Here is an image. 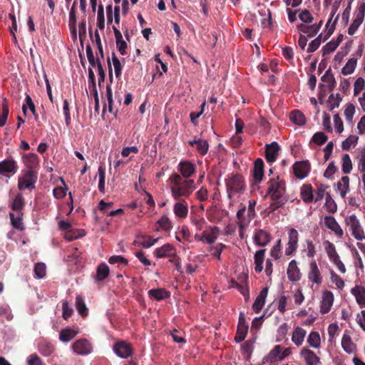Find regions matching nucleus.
<instances>
[{"instance_id": "1", "label": "nucleus", "mask_w": 365, "mask_h": 365, "mask_svg": "<svg viewBox=\"0 0 365 365\" xmlns=\"http://www.w3.org/2000/svg\"><path fill=\"white\" fill-rule=\"evenodd\" d=\"M169 182L172 196L175 200H180L182 197H188L195 189L194 180L183 179L177 173L170 176Z\"/></svg>"}, {"instance_id": "2", "label": "nucleus", "mask_w": 365, "mask_h": 365, "mask_svg": "<svg viewBox=\"0 0 365 365\" xmlns=\"http://www.w3.org/2000/svg\"><path fill=\"white\" fill-rule=\"evenodd\" d=\"M267 195L271 200L288 199L286 195V183L279 175L273 177L267 182Z\"/></svg>"}, {"instance_id": "3", "label": "nucleus", "mask_w": 365, "mask_h": 365, "mask_svg": "<svg viewBox=\"0 0 365 365\" xmlns=\"http://www.w3.org/2000/svg\"><path fill=\"white\" fill-rule=\"evenodd\" d=\"M227 195L230 199L237 193L245 190V185L242 175L240 174H233L227 177L225 180Z\"/></svg>"}, {"instance_id": "4", "label": "nucleus", "mask_w": 365, "mask_h": 365, "mask_svg": "<svg viewBox=\"0 0 365 365\" xmlns=\"http://www.w3.org/2000/svg\"><path fill=\"white\" fill-rule=\"evenodd\" d=\"M346 225L349 227L351 235L359 241H361L365 239V233L364 229L357 218V217L353 214L345 219Z\"/></svg>"}, {"instance_id": "5", "label": "nucleus", "mask_w": 365, "mask_h": 365, "mask_svg": "<svg viewBox=\"0 0 365 365\" xmlns=\"http://www.w3.org/2000/svg\"><path fill=\"white\" fill-rule=\"evenodd\" d=\"M38 180V174L35 170H26L18 179V188L20 190L25 189L34 190L36 188L35 184Z\"/></svg>"}, {"instance_id": "6", "label": "nucleus", "mask_w": 365, "mask_h": 365, "mask_svg": "<svg viewBox=\"0 0 365 365\" xmlns=\"http://www.w3.org/2000/svg\"><path fill=\"white\" fill-rule=\"evenodd\" d=\"M113 350L118 356L122 359H128L133 354L131 344L123 340L116 341L113 344Z\"/></svg>"}, {"instance_id": "7", "label": "nucleus", "mask_w": 365, "mask_h": 365, "mask_svg": "<svg viewBox=\"0 0 365 365\" xmlns=\"http://www.w3.org/2000/svg\"><path fill=\"white\" fill-rule=\"evenodd\" d=\"M365 15V3L362 2L359 4L357 11L355 14V18L348 29V34L350 36L354 35L360 25L362 24Z\"/></svg>"}, {"instance_id": "8", "label": "nucleus", "mask_w": 365, "mask_h": 365, "mask_svg": "<svg viewBox=\"0 0 365 365\" xmlns=\"http://www.w3.org/2000/svg\"><path fill=\"white\" fill-rule=\"evenodd\" d=\"M178 174L183 179H190L195 173L196 166L189 160H181L177 167Z\"/></svg>"}, {"instance_id": "9", "label": "nucleus", "mask_w": 365, "mask_h": 365, "mask_svg": "<svg viewBox=\"0 0 365 365\" xmlns=\"http://www.w3.org/2000/svg\"><path fill=\"white\" fill-rule=\"evenodd\" d=\"M293 173L298 179L306 178L311 170V165L308 160L297 161L292 165Z\"/></svg>"}, {"instance_id": "10", "label": "nucleus", "mask_w": 365, "mask_h": 365, "mask_svg": "<svg viewBox=\"0 0 365 365\" xmlns=\"http://www.w3.org/2000/svg\"><path fill=\"white\" fill-rule=\"evenodd\" d=\"M75 353L79 355H88L93 351V346L86 339H81L75 341L72 346Z\"/></svg>"}, {"instance_id": "11", "label": "nucleus", "mask_w": 365, "mask_h": 365, "mask_svg": "<svg viewBox=\"0 0 365 365\" xmlns=\"http://www.w3.org/2000/svg\"><path fill=\"white\" fill-rule=\"evenodd\" d=\"M247 331L248 325L246 322L245 315L242 312H240L235 341L237 343L244 341L247 336Z\"/></svg>"}, {"instance_id": "12", "label": "nucleus", "mask_w": 365, "mask_h": 365, "mask_svg": "<svg viewBox=\"0 0 365 365\" xmlns=\"http://www.w3.org/2000/svg\"><path fill=\"white\" fill-rule=\"evenodd\" d=\"M272 237L269 232L262 229L255 230L253 240L256 245L264 247L271 241Z\"/></svg>"}, {"instance_id": "13", "label": "nucleus", "mask_w": 365, "mask_h": 365, "mask_svg": "<svg viewBox=\"0 0 365 365\" xmlns=\"http://www.w3.org/2000/svg\"><path fill=\"white\" fill-rule=\"evenodd\" d=\"M264 178V162L261 158H257L254 163L253 185H258Z\"/></svg>"}, {"instance_id": "14", "label": "nucleus", "mask_w": 365, "mask_h": 365, "mask_svg": "<svg viewBox=\"0 0 365 365\" xmlns=\"http://www.w3.org/2000/svg\"><path fill=\"white\" fill-rule=\"evenodd\" d=\"M279 145L277 142H272L265 145V158L269 163H274L279 155Z\"/></svg>"}, {"instance_id": "15", "label": "nucleus", "mask_w": 365, "mask_h": 365, "mask_svg": "<svg viewBox=\"0 0 365 365\" xmlns=\"http://www.w3.org/2000/svg\"><path fill=\"white\" fill-rule=\"evenodd\" d=\"M17 170L18 165L14 159H6L0 162V175H14Z\"/></svg>"}, {"instance_id": "16", "label": "nucleus", "mask_w": 365, "mask_h": 365, "mask_svg": "<svg viewBox=\"0 0 365 365\" xmlns=\"http://www.w3.org/2000/svg\"><path fill=\"white\" fill-rule=\"evenodd\" d=\"M325 226L331 230L337 237H341L344 235L343 230L336 222V219L331 215H326L324 217Z\"/></svg>"}, {"instance_id": "17", "label": "nucleus", "mask_w": 365, "mask_h": 365, "mask_svg": "<svg viewBox=\"0 0 365 365\" xmlns=\"http://www.w3.org/2000/svg\"><path fill=\"white\" fill-rule=\"evenodd\" d=\"M334 302V294L331 292L326 290L323 292L322 300L320 305V312L322 314L328 313Z\"/></svg>"}, {"instance_id": "18", "label": "nucleus", "mask_w": 365, "mask_h": 365, "mask_svg": "<svg viewBox=\"0 0 365 365\" xmlns=\"http://www.w3.org/2000/svg\"><path fill=\"white\" fill-rule=\"evenodd\" d=\"M308 279L309 281L317 284H320L322 282V277L316 261H312L309 264Z\"/></svg>"}, {"instance_id": "19", "label": "nucleus", "mask_w": 365, "mask_h": 365, "mask_svg": "<svg viewBox=\"0 0 365 365\" xmlns=\"http://www.w3.org/2000/svg\"><path fill=\"white\" fill-rule=\"evenodd\" d=\"M188 144L192 147H195L198 153L201 155H206L210 147L207 140L197 138L196 136L194 138L193 140L189 141Z\"/></svg>"}, {"instance_id": "20", "label": "nucleus", "mask_w": 365, "mask_h": 365, "mask_svg": "<svg viewBox=\"0 0 365 365\" xmlns=\"http://www.w3.org/2000/svg\"><path fill=\"white\" fill-rule=\"evenodd\" d=\"M287 274L289 280L291 282H297L300 280L301 272L295 259H292L289 263Z\"/></svg>"}, {"instance_id": "21", "label": "nucleus", "mask_w": 365, "mask_h": 365, "mask_svg": "<svg viewBox=\"0 0 365 365\" xmlns=\"http://www.w3.org/2000/svg\"><path fill=\"white\" fill-rule=\"evenodd\" d=\"M300 355L304 358L307 365H317L320 363L319 357L308 348H302L300 351Z\"/></svg>"}, {"instance_id": "22", "label": "nucleus", "mask_w": 365, "mask_h": 365, "mask_svg": "<svg viewBox=\"0 0 365 365\" xmlns=\"http://www.w3.org/2000/svg\"><path fill=\"white\" fill-rule=\"evenodd\" d=\"M173 212L176 217L184 219L188 214V205L185 200H180L173 206Z\"/></svg>"}, {"instance_id": "23", "label": "nucleus", "mask_w": 365, "mask_h": 365, "mask_svg": "<svg viewBox=\"0 0 365 365\" xmlns=\"http://www.w3.org/2000/svg\"><path fill=\"white\" fill-rule=\"evenodd\" d=\"M300 196L306 204L314 202L313 188L311 184H304L300 188Z\"/></svg>"}, {"instance_id": "24", "label": "nucleus", "mask_w": 365, "mask_h": 365, "mask_svg": "<svg viewBox=\"0 0 365 365\" xmlns=\"http://www.w3.org/2000/svg\"><path fill=\"white\" fill-rule=\"evenodd\" d=\"M267 294L268 287H264L260 291L259 295L255 299L252 305V309L255 313H259L262 310L263 306L264 305Z\"/></svg>"}, {"instance_id": "25", "label": "nucleus", "mask_w": 365, "mask_h": 365, "mask_svg": "<svg viewBox=\"0 0 365 365\" xmlns=\"http://www.w3.org/2000/svg\"><path fill=\"white\" fill-rule=\"evenodd\" d=\"M22 158L25 166L29 169L28 170H34L39 164L38 156L35 153L25 154Z\"/></svg>"}, {"instance_id": "26", "label": "nucleus", "mask_w": 365, "mask_h": 365, "mask_svg": "<svg viewBox=\"0 0 365 365\" xmlns=\"http://www.w3.org/2000/svg\"><path fill=\"white\" fill-rule=\"evenodd\" d=\"M114 32L116 46L118 51L121 55H125L127 53L126 48L128 47L126 42L123 39V36L120 31L115 26H113Z\"/></svg>"}, {"instance_id": "27", "label": "nucleus", "mask_w": 365, "mask_h": 365, "mask_svg": "<svg viewBox=\"0 0 365 365\" xmlns=\"http://www.w3.org/2000/svg\"><path fill=\"white\" fill-rule=\"evenodd\" d=\"M351 293L355 297L356 302L361 307H365V287L356 285L351 289Z\"/></svg>"}, {"instance_id": "28", "label": "nucleus", "mask_w": 365, "mask_h": 365, "mask_svg": "<svg viewBox=\"0 0 365 365\" xmlns=\"http://www.w3.org/2000/svg\"><path fill=\"white\" fill-rule=\"evenodd\" d=\"M265 252V249L259 250L254 255L255 271L256 273H260L263 270Z\"/></svg>"}, {"instance_id": "29", "label": "nucleus", "mask_w": 365, "mask_h": 365, "mask_svg": "<svg viewBox=\"0 0 365 365\" xmlns=\"http://www.w3.org/2000/svg\"><path fill=\"white\" fill-rule=\"evenodd\" d=\"M106 97H107V100H108V106L106 104H105L103 106V111H102L103 115H104V113L107 109V107H108V112L110 113H113L115 116H116L117 113H118V109L114 110V108H113V93H112V89H111L110 84H108L106 86Z\"/></svg>"}, {"instance_id": "30", "label": "nucleus", "mask_w": 365, "mask_h": 365, "mask_svg": "<svg viewBox=\"0 0 365 365\" xmlns=\"http://www.w3.org/2000/svg\"><path fill=\"white\" fill-rule=\"evenodd\" d=\"M157 241L158 238L153 239L152 237L148 235H139L138 239L134 241V245L143 248H149L154 245Z\"/></svg>"}, {"instance_id": "31", "label": "nucleus", "mask_w": 365, "mask_h": 365, "mask_svg": "<svg viewBox=\"0 0 365 365\" xmlns=\"http://www.w3.org/2000/svg\"><path fill=\"white\" fill-rule=\"evenodd\" d=\"M174 251V247L172 245L167 243L162 247L157 248L154 253L158 258H163L165 257H172Z\"/></svg>"}, {"instance_id": "32", "label": "nucleus", "mask_w": 365, "mask_h": 365, "mask_svg": "<svg viewBox=\"0 0 365 365\" xmlns=\"http://www.w3.org/2000/svg\"><path fill=\"white\" fill-rule=\"evenodd\" d=\"M306 334L307 331L305 329L299 327H296L292 333V342L297 346H301L303 344Z\"/></svg>"}, {"instance_id": "33", "label": "nucleus", "mask_w": 365, "mask_h": 365, "mask_svg": "<svg viewBox=\"0 0 365 365\" xmlns=\"http://www.w3.org/2000/svg\"><path fill=\"white\" fill-rule=\"evenodd\" d=\"M148 295L150 298L160 301L168 299L170 297V293L165 289L158 288L150 289L148 291Z\"/></svg>"}, {"instance_id": "34", "label": "nucleus", "mask_w": 365, "mask_h": 365, "mask_svg": "<svg viewBox=\"0 0 365 365\" xmlns=\"http://www.w3.org/2000/svg\"><path fill=\"white\" fill-rule=\"evenodd\" d=\"M336 188L341 197L344 198L349 192V178L348 176H343L336 183Z\"/></svg>"}, {"instance_id": "35", "label": "nucleus", "mask_w": 365, "mask_h": 365, "mask_svg": "<svg viewBox=\"0 0 365 365\" xmlns=\"http://www.w3.org/2000/svg\"><path fill=\"white\" fill-rule=\"evenodd\" d=\"M321 81L327 84L326 86L329 91H332L336 84L335 78L330 68L327 70L325 73L321 77Z\"/></svg>"}, {"instance_id": "36", "label": "nucleus", "mask_w": 365, "mask_h": 365, "mask_svg": "<svg viewBox=\"0 0 365 365\" xmlns=\"http://www.w3.org/2000/svg\"><path fill=\"white\" fill-rule=\"evenodd\" d=\"M289 119L293 123L299 126L304 125L307 121L305 115L299 110H292L289 113Z\"/></svg>"}, {"instance_id": "37", "label": "nucleus", "mask_w": 365, "mask_h": 365, "mask_svg": "<svg viewBox=\"0 0 365 365\" xmlns=\"http://www.w3.org/2000/svg\"><path fill=\"white\" fill-rule=\"evenodd\" d=\"M109 273L108 266L105 263H101L97 267L96 279L97 281H103L108 277Z\"/></svg>"}, {"instance_id": "38", "label": "nucleus", "mask_w": 365, "mask_h": 365, "mask_svg": "<svg viewBox=\"0 0 365 365\" xmlns=\"http://www.w3.org/2000/svg\"><path fill=\"white\" fill-rule=\"evenodd\" d=\"M78 334L76 331L71 328L63 329L59 334V339L63 342H68Z\"/></svg>"}, {"instance_id": "39", "label": "nucleus", "mask_w": 365, "mask_h": 365, "mask_svg": "<svg viewBox=\"0 0 365 365\" xmlns=\"http://www.w3.org/2000/svg\"><path fill=\"white\" fill-rule=\"evenodd\" d=\"M352 162L349 154H343L341 157V170L344 174H349L352 170Z\"/></svg>"}, {"instance_id": "40", "label": "nucleus", "mask_w": 365, "mask_h": 365, "mask_svg": "<svg viewBox=\"0 0 365 365\" xmlns=\"http://www.w3.org/2000/svg\"><path fill=\"white\" fill-rule=\"evenodd\" d=\"M359 137L355 135H350L341 143V148L344 150H349L351 147L354 148L358 142Z\"/></svg>"}, {"instance_id": "41", "label": "nucleus", "mask_w": 365, "mask_h": 365, "mask_svg": "<svg viewBox=\"0 0 365 365\" xmlns=\"http://www.w3.org/2000/svg\"><path fill=\"white\" fill-rule=\"evenodd\" d=\"M357 64V59L355 58H350L345 66L341 68V73L343 75H349L354 73Z\"/></svg>"}, {"instance_id": "42", "label": "nucleus", "mask_w": 365, "mask_h": 365, "mask_svg": "<svg viewBox=\"0 0 365 365\" xmlns=\"http://www.w3.org/2000/svg\"><path fill=\"white\" fill-rule=\"evenodd\" d=\"M25 205L24 198L21 193H18L11 204V209L15 211H21Z\"/></svg>"}, {"instance_id": "43", "label": "nucleus", "mask_w": 365, "mask_h": 365, "mask_svg": "<svg viewBox=\"0 0 365 365\" xmlns=\"http://www.w3.org/2000/svg\"><path fill=\"white\" fill-rule=\"evenodd\" d=\"M341 346L343 349L348 354L354 351V345L349 335L344 334L341 339Z\"/></svg>"}, {"instance_id": "44", "label": "nucleus", "mask_w": 365, "mask_h": 365, "mask_svg": "<svg viewBox=\"0 0 365 365\" xmlns=\"http://www.w3.org/2000/svg\"><path fill=\"white\" fill-rule=\"evenodd\" d=\"M307 343L313 348H319L321 344L319 334L317 331H312L308 336Z\"/></svg>"}, {"instance_id": "45", "label": "nucleus", "mask_w": 365, "mask_h": 365, "mask_svg": "<svg viewBox=\"0 0 365 365\" xmlns=\"http://www.w3.org/2000/svg\"><path fill=\"white\" fill-rule=\"evenodd\" d=\"M76 306L79 314L83 317L88 315V309L85 304L83 297L80 295H77L76 298Z\"/></svg>"}, {"instance_id": "46", "label": "nucleus", "mask_w": 365, "mask_h": 365, "mask_svg": "<svg viewBox=\"0 0 365 365\" xmlns=\"http://www.w3.org/2000/svg\"><path fill=\"white\" fill-rule=\"evenodd\" d=\"M22 213H20L17 217H15L14 214L12 212L9 213V217L11 219V222L12 226L19 230H23L24 229V226L22 222Z\"/></svg>"}, {"instance_id": "47", "label": "nucleus", "mask_w": 365, "mask_h": 365, "mask_svg": "<svg viewBox=\"0 0 365 365\" xmlns=\"http://www.w3.org/2000/svg\"><path fill=\"white\" fill-rule=\"evenodd\" d=\"M157 224L160 228L165 232L170 231L173 228L171 220L167 215H163L158 221Z\"/></svg>"}, {"instance_id": "48", "label": "nucleus", "mask_w": 365, "mask_h": 365, "mask_svg": "<svg viewBox=\"0 0 365 365\" xmlns=\"http://www.w3.org/2000/svg\"><path fill=\"white\" fill-rule=\"evenodd\" d=\"M281 350H282V346L281 345H276L274 346V348L269 351L267 359L271 362H276V361H280L279 357L281 356Z\"/></svg>"}, {"instance_id": "49", "label": "nucleus", "mask_w": 365, "mask_h": 365, "mask_svg": "<svg viewBox=\"0 0 365 365\" xmlns=\"http://www.w3.org/2000/svg\"><path fill=\"white\" fill-rule=\"evenodd\" d=\"M9 113V108L6 98H4L2 103L1 113L0 114V127L6 125Z\"/></svg>"}, {"instance_id": "50", "label": "nucleus", "mask_w": 365, "mask_h": 365, "mask_svg": "<svg viewBox=\"0 0 365 365\" xmlns=\"http://www.w3.org/2000/svg\"><path fill=\"white\" fill-rule=\"evenodd\" d=\"M61 182L63 186H57L53 190L54 197L58 200L63 198L66 195L67 186L62 178Z\"/></svg>"}, {"instance_id": "51", "label": "nucleus", "mask_w": 365, "mask_h": 365, "mask_svg": "<svg viewBox=\"0 0 365 365\" xmlns=\"http://www.w3.org/2000/svg\"><path fill=\"white\" fill-rule=\"evenodd\" d=\"M329 187V185L324 184H320L317 185L315 191L316 197H314V202L322 200L324 197H326V190Z\"/></svg>"}, {"instance_id": "52", "label": "nucleus", "mask_w": 365, "mask_h": 365, "mask_svg": "<svg viewBox=\"0 0 365 365\" xmlns=\"http://www.w3.org/2000/svg\"><path fill=\"white\" fill-rule=\"evenodd\" d=\"M326 202H325V206L328 212L331 213H334L337 210V205L334 200L331 198V196L330 193L327 192L326 193Z\"/></svg>"}, {"instance_id": "53", "label": "nucleus", "mask_w": 365, "mask_h": 365, "mask_svg": "<svg viewBox=\"0 0 365 365\" xmlns=\"http://www.w3.org/2000/svg\"><path fill=\"white\" fill-rule=\"evenodd\" d=\"M68 26L73 34H76V9L71 8L69 12Z\"/></svg>"}, {"instance_id": "54", "label": "nucleus", "mask_w": 365, "mask_h": 365, "mask_svg": "<svg viewBox=\"0 0 365 365\" xmlns=\"http://www.w3.org/2000/svg\"><path fill=\"white\" fill-rule=\"evenodd\" d=\"M34 272L37 278H43L46 272V267L45 264L42 262L36 263L34 266Z\"/></svg>"}, {"instance_id": "55", "label": "nucleus", "mask_w": 365, "mask_h": 365, "mask_svg": "<svg viewBox=\"0 0 365 365\" xmlns=\"http://www.w3.org/2000/svg\"><path fill=\"white\" fill-rule=\"evenodd\" d=\"M98 190L101 192L105 193V180H106V170L102 166L98 168Z\"/></svg>"}, {"instance_id": "56", "label": "nucleus", "mask_w": 365, "mask_h": 365, "mask_svg": "<svg viewBox=\"0 0 365 365\" xmlns=\"http://www.w3.org/2000/svg\"><path fill=\"white\" fill-rule=\"evenodd\" d=\"M108 262L111 264H115V263H118V267H120V265H123L124 267H126L128 264V261L127 259H125L124 257L123 256H120V255H113V256H111L109 259H108Z\"/></svg>"}, {"instance_id": "57", "label": "nucleus", "mask_w": 365, "mask_h": 365, "mask_svg": "<svg viewBox=\"0 0 365 365\" xmlns=\"http://www.w3.org/2000/svg\"><path fill=\"white\" fill-rule=\"evenodd\" d=\"M97 26L100 29L105 28V18H104V9L102 4L98 6V16H97Z\"/></svg>"}, {"instance_id": "58", "label": "nucleus", "mask_w": 365, "mask_h": 365, "mask_svg": "<svg viewBox=\"0 0 365 365\" xmlns=\"http://www.w3.org/2000/svg\"><path fill=\"white\" fill-rule=\"evenodd\" d=\"M112 61L115 69V76L116 78H119L121 75L123 67L120 60L114 52L112 53Z\"/></svg>"}, {"instance_id": "59", "label": "nucleus", "mask_w": 365, "mask_h": 365, "mask_svg": "<svg viewBox=\"0 0 365 365\" xmlns=\"http://www.w3.org/2000/svg\"><path fill=\"white\" fill-rule=\"evenodd\" d=\"M227 248V245L222 243H218L215 247L210 248L212 255L216 257L218 260L221 259V253L224 249Z\"/></svg>"}, {"instance_id": "60", "label": "nucleus", "mask_w": 365, "mask_h": 365, "mask_svg": "<svg viewBox=\"0 0 365 365\" xmlns=\"http://www.w3.org/2000/svg\"><path fill=\"white\" fill-rule=\"evenodd\" d=\"M365 87V80L362 77H359L354 84V96H358Z\"/></svg>"}, {"instance_id": "61", "label": "nucleus", "mask_w": 365, "mask_h": 365, "mask_svg": "<svg viewBox=\"0 0 365 365\" xmlns=\"http://www.w3.org/2000/svg\"><path fill=\"white\" fill-rule=\"evenodd\" d=\"M328 139V137L323 132H317L312 136V141L317 145H322L324 144Z\"/></svg>"}, {"instance_id": "62", "label": "nucleus", "mask_w": 365, "mask_h": 365, "mask_svg": "<svg viewBox=\"0 0 365 365\" xmlns=\"http://www.w3.org/2000/svg\"><path fill=\"white\" fill-rule=\"evenodd\" d=\"M26 104H24L22 106V110L24 115H26L27 107L31 111L32 113H34L36 110L35 105L29 95H26L25 98Z\"/></svg>"}, {"instance_id": "63", "label": "nucleus", "mask_w": 365, "mask_h": 365, "mask_svg": "<svg viewBox=\"0 0 365 365\" xmlns=\"http://www.w3.org/2000/svg\"><path fill=\"white\" fill-rule=\"evenodd\" d=\"M330 274H331V282L334 284H335V285L336 286V287L338 289H342L344 287V280L337 274H336L333 270H331Z\"/></svg>"}, {"instance_id": "64", "label": "nucleus", "mask_w": 365, "mask_h": 365, "mask_svg": "<svg viewBox=\"0 0 365 365\" xmlns=\"http://www.w3.org/2000/svg\"><path fill=\"white\" fill-rule=\"evenodd\" d=\"M29 365H43L42 359L36 354H32L27 359Z\"/></svg>"}]
</instances>
